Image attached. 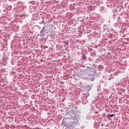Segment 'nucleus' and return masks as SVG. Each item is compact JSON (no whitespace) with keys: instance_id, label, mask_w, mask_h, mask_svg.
<instances>
[{"instance_id":"1","label":"nucleus","mask_w":129,"mask_h":129,"mask_svg":"<svg viewBox=\"0 0 129 129\" xmlns=\"http://www.w3.org/2000/svg\"><path fill=\"white\" fill-rule=\"evenodd\" d=\"M95 8L92 6H88V12H92V11H94Z\"/></svg>"},{"instance_id":"2","label":"nucleus","mask_w":129,"mask_h":129,"mask_svg":"<svg viewBox=\"0 0 129 129\" xmlns=\"http://www.w3.org/2000/svg\"><path fill=\"white\" fill-rule=\"evenodd\" d=\"M45 27H43L42 30H41L40 31V34H42V33L45 32Z\"/></svg>"},{"instance_id":"3","label":"nucleus","mask_w":129,"mask_h":129,"mask_svg":"<svg viewBox=\"0 0 129 129\" xmlns=\"http://www.w3.org/2000/svg\"><path fill=\"white\" fill-rule=\"evenodd\" d=\"M112 116H113V114H110V115H109V118L112 117Z\"/></svg>"},{"instance_id":"4","label":"nucleus","mask_w":129,"mask_h":129,"mask_svg":"<svg viewBox=\"0 0 129 129\" xmlns=\"http://www.w3.org/2000/svg\"><path fill=\"white\" fill-rule=\"evenodd\" d=\"M82 58H83V59H86V56H85V55H83Z\"/></svg>"},{"instance_id":"5","label":"nucleus","mask_w":129,"mask_h":129,"mask_svg":"<svg viewBox=\"0 0 129 129\" xmlns=\"http://www.w3.org/2000/svg\"><path fill=\"white\" fill-rule=\"evenodd\" d=\"M64 44L66 45H67L68 44V42L67 41L64 42Z\"/></svg>"},{"instance_id":"6","label":"nucleus","mask_w":129,"mask_h":129,"mask_svg":"<svg viewBox=\"0 0 129 129\" xmlns=\"http://www.w3.org/2000/svg\"><path fill=\"white\" fill-rule=\"evenodd\" d=\"M64 84V82H60V84Z\"/></svg>"},{"instance_id":"7","label":"nucleus","mask_w":129,"mask_h":129,"mask_svg":"<svg viewBox=\"0 0 129 129\" xmlns=\"http://www.w3.org/2000/svg\"><path fill=\"white\" fill-rule=\"evenodd\" d=\"M41 37H43V36H44V34H42L41 35H40Z\"/></svg>"},{"instance_id":"8","label":"nucleus","mask_w":129,"mask_h":129,"mask_svg":"<svg viewBox=\"0 0 129 129\" xmlns=\"http://www.w3.org/2000/svg\"><path fill=\"white\" fill-rule=\"evenodd\" d=\"M95 48H97V45H95Z\"/></svg>"}]
</instances>
